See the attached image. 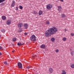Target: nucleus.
I'll use <instances>...</instances> for the list:
<instances>
[{
	"label": "nucleus",
	"mask_w": 74,
	"mask_h": 74,
	"mask_svg": "<svg viewBox=\"0 0 74 74\" xmlns=\"http://www.w3.org/2000/svg\"><path fill=\"white\" fill-rule=\"evenodd\" d=\"M58 29L55 27L49 28V29L45 32V35L46 37H49L51 35L55 34L57 32Z\"/></svg>",
	"instance_id": "f257e3e1"
},
{
	"label": "nucleus",
	"mask_w": 74,
	"mask_h": 74,
	"mask_svg": "<svg viewBox=\"0 0 74 74\" xmlns=\"http://www.w3.org/2000/svg\"><path fill=\"white\" fill-rule=\"evenodd\" d=\"M36 36L33 35H32V36L30 37V40L31 41H35L36 40Z\"/></svg>",
	"instance_id": "f03ea898"
},
{
	"label": "nucleus",
	"mask_w": 74,
	"mask_h": 74,
	"mask_svg": "<svg viewBox=\"0 0 74 74\" xmlns=\"http://www.w3.org/2000/svg\"><path fill=\"white\" fill-rule=\"evenodd\" d=\"M18 67L19 69H22V64L20 62H19L18 63Z\"/></svg>",
	"instance_id": "7ed1b4c3"
},
{
	"label": "nucleus",
	"mask_w": 74,
	"mask_h": 74,
	"mask_svg": "<svg viewBox=\"0 0 74 74\" xmlns=\"http://www.w3.org/2000/svg\"><path fill=\"white\" fill-rule=\"evenodd\" d=\"M52 6L50 4H49L47 6V8L48 10H51L52 8Z\"/></svg>",
	"instance_id": "20e7f679"
},
{
	"label": "nucleus",
	"mask_w": 74,
	"mask_h": 74,
	"mask_svg": "<svg viewBox=\"0 0 74 74\" xmlns=\"http://www.w3.org/2000/svg\"><path fill=\"white\" fill-rule=\"evenodd\" d=\"M58 11H59V12H60L62 10V7L60 6H58Z\"/></svg>",
	"instance_id": "39448f33"
},
{
	"label": "nucleus",
	"mask_w": 74,
	"mask_h": 74,
	"mask_svg": "<svg viewBox=\"0 0 74 74\" xmlns=\"http://www.w3.org/2000/svg\"><path fill=\"white\" fill-rule=\"evenodd\" d=\"M23 25V24H22V23H19L18 24V28L19 29H20L21 27H22V26Z\"/></svg>",
	"instance_id": "423d86ee"
},
{
	"label": "nucleus",
	"mask_w": 74,
	"mask_h": 74,
	"mask_svg": "<svg viewBox=\"0 0 74 74\" xmlns=\"http://www.w3.org/2000/svg\"><path fill=\"white\" fill-rule=\"evenodd\" d=\"M24 28H25V29H27L28 28V26H29V25H28L27 24H25L24 25Z\"/></svg>",
	"instance_id": "0eeeda50"
},
{
	"label": "nucleus",
	"mask_w": 74,
	"mask_h": 74,
	"mask_svg": "<svg viewBox=\"0 0 74 74\" xmlns=\"http://www.w3.org/2000/svg\"><path fill=\"white\" fill-rule=\"evenodd\" d=\"M6 24L8 25L11 24V21L10 20H7V21Z\"/></svg>",
	"instance_id": "6e6552de"
},
{
	"label": "nucleus",
	"mask_w": 74,
	"mask_h": 74,
	"mask_svg": "<svg viewBox=\"0 0 74 74\" xmlns=\"http://www.w3.org/2000/svg\"><path fill=\"white\" fill-rule=\"evenodd\" d=\"M49 70L50 73H52V72H53V69H52L51 68H50L49 69Z\"/></svg>",
	"instance_id": "1a4fd4ad"
},
{
	"label": "nucleus",
	"mask_w": 74,
	"mask_h": 74,
	"mask_svg": "<svg viewBox=\"0 0 74 74\" xmlns=\"http://www.w3.org/2000/svg\"><path fill=\"white\" fill-rule=\"evenodd\" d=\"M15 2L14 1H12V4H11L12 7H14V5H15Z\"/></svg>",
	"instance_id": "9d476101"
},
{
	"label": "nucleus",
	"mask_w": 74,
	"mask_h": 74,
	"mask_svg": "<svg viewBox=\"0 0 74 74\" xmlns=\"http://www.w3.org/2000/svg\"><path fill=\"white\" fill-rule=\"evenodd\" d=\"M40 47L41 48H45V45L44 44H43Z\"/></svg>",
	"instance_id": "9b49d317"
},
{
	"label": "nucleus",
	"mask_w": 74,
	"mask_h": 74,
	"mask_svg": "<svg viewBox=\"0 0 74 74\" xmlns=\"http://www.w3.org/2000/svg\"><path fill=\"white\" fill-rule=\"evenodd\" d=\"M62 74H66V72L64 70H62Z\"/></svg>",
	"instance_id": "f8f14e48"
},
{
	"label": "nucleus",
	"mask_w": 74,
	"mask_h": 74,
	"mask_svg": "<svg viewBox=\"0 0 74 74\" xmlns=\"http://www.w3.org/2000/svg\"><path fill=\"white\" fill-rule=\"evenodd\" d=\"M43 13L42 12V11L40 10L39 12V15H41Z\"/></svg>",
	"instance_id": "ddd939ff"
},
{
	"label": "nucleus",
	"mask_w": 74,
	"mask_h": 74,
	"mask_svg": "<svg viewBox=\"0 0 74 74\" xmlns=\"http://www.w3.org/2000/svg\"><path fill=\"white\" fill-rule=\"evenodd\" d=\"M17 45L18 46H20V45H23V44H22L21 42L18 43H17Z\"/></svg>",
	"instance_id": "4468645a"
},
{
	"label": "nucleus",
	"mask_w": 74,
	"mask_h": 74,
	"mask_svg": "<svg viewBox=\"0 0 74 74\" xmlns=\"http://www.w3.org/2000/svg\"><path fill=\"white\" fill-rule=\"evenodd\" d=\"M55 39L54 38H52L51 39V40L52 42H54L55 41Z\"/></svg>",
	"instance_id": "2eb2a0df"
},
{
	"label": "nucleus",
	"mask_w": 74,
	"mask_h": 74,
	"mask_svg": "<svg viewBox=\"0 0 74 74\" xmlns=\"http://www.w3.org/2000/svg\"><path fill=\"white\" fill-rule=\"evenodd\" d=\"M61 16L62 18H65L66 17V15L64 14H62L61 15Z\"/></svg>",
	"instance_id": "dca6fc26"
},
{
	"label": "nucleus",
	"mask_w": 74,
	"mask_h": 74,
	"mask_svg": "<svg viewBox=\"0 0 74 74\" xmlns=\"http://www.w3.org/2000/svg\"><path fill=\"white\" fill-rule=\"evenodd\" d=\"M74 53V51H73L71 52V54L72 56H73Z\"/></svg>",
	"instance_id": "f3484780"
},
{
	"label": "nucleus",
	"mask_w": 74,
	"mask_h": 74,
	"mask_svg": "<svg viewBox=\"0 0 74 74\" xmlns=\"http://www.w3.org/2000/svg\"><path fill=\"white\" fill-rule=\"evenodd\" d=\"M2 19H6V17L4 16H2Z\"/></svg>",
	"instance_id": "a211bd4d"
},
{
	"label": "nucleus",
	"mask_w": 74,
	"mask_h": 74,
	"mask_svg": "<svg viewBox=\"0 0 74 74\" xmlns=\"http://www.w3.org/2000/svg\"><path fill=\"white\" fill-rule=\"evenodd\" d=\"M66 40H67V38H66V37H64L62 38V40L63 41H66Z\"/></svg>",
	"instance_id": "6ab92c4d"
},
{
	"label": "nucleus",
	"mask_w": 74,
	"mask_h": 74,
	"mask_svg": "<svg viewBox=\"0 0 74 74\" xmlns=\"http://www.w3.org/2000/svg\"><path fill=\"white\" fill-rule=\"evenodd\" d=\"M16 40V39L15 38H14L12 39L13 41H15Z\"/></svg>",
	"instance_id": "aec40b11"
},
{
	"label": "nucleus",
	"mask_w": 74,
	"mask_h": 74,
	"mask_svg": "<svg viewBox=\"0 0 74 74\" xmlns=\"http://www.w3.org/2000/svg\"><path fill=\"white\" fill-rule=\"evenodd\" d=\"M4 1H5V0H0V3H3V2Z\"/></svg>",
	"instance_id": "412c9836"
},
{
	"label": "nucleus",
	"mask_w": 74,
	"mask_h": 74,
	"mask_svg": "<svg viewBox=\"0 0 74 74\" xmlns=\"http://www.w3.org/2000/svg\"><path fill=\"white\" fill-rule=\"evenodd\" d=\"M19 7L20 8V9L22 10L23 9V7L22 6H19Z\"/></svg>",
	"instance_id": "4be33fe9"
},
{
	"label": "nucleus",
	"mask_w": 74,
	"mask_h": 74,
	"mask_svg": "<svg viewBox=\"0 0 74 74\" xmlns=\"http://www.w3.org/2000/svg\"><path fill=\"white\" fill-rule=\"evenodd\" d=\"M47 25H49V22L48 21H46Z\"/></svg>",
	"instance_id": "5701e85b"
},
{
	"label": "nucleus",
	"mask_w": 74,
	"mask_h": 74,
	"mask_svg": "<svg viewBox=\"0 0 74 74\" xmlns=\"http://www.w3.org/2000/svg\"><path fill=\"white\" fill-rule=\"evenodd\" d=\"M71 68H74V64H72L71 65Z\"/></svg>",
	"instance_id": "b1692460"
},
{
	"label": "nucleus",
	"mask_w": 74,
	"mask_h": 74,
	"mask_svg": "<svg viewBox=\"0 0 74 74\" xmlns=\"http://www.w3.org/2000/svg\"><path fill=\"white\" fill-rule=\"evenodd\" d=\"M71 35L72 36H74V33H71Z\"/></svg>",
	"instance_id": "393cba45"
},
{
	"label": "nucleus",
	"mask_w": 74,
	"mask_h": 74,
	"mask_svg": "<svg viewBox=\"0 0 74 74\" xmlns=\"http://www.w3.org/2000/svg\"><path fill=\"white\" fill-rule=\"evenodd\" d=\"M4 64H5V65L7 64V62L6 61H5L4 62Z\"/></svg>",
	"instance_id": "a878e982"
},
{
	"label": "nucleus",
	"mask_w": 74,
	"mask_h": 74,
	"mask_svg": "<svg viewBox=\"0 0 74 74\" xmlns=\"http://www.w3.org/2000/svg\"><path fill=\"white\" fill-rule=\"evenodd\" d=\"M2 32H3V33H4V32H5V30L3 29L2 30Z\"/></svg>",
	"instance_id": "bb28decb"
},
{
	"label": "nucleus",
	"mask_w": 74,
	"mask_h": 74,
	"mask_svg": "<svg viewBox=\"0 0 74 74\" xmlns=\"http://www.w3.org/2000/svg\"><path fill=\"white\" fill-rule=\"evenodd\" d=\"M56 52H59V50L58 49H57L56 50Z\"/></svg>",
	"instance_id": "cd10ccee"
},
{
	"label": "nucleus",
	"mask_w": 74,
	"mask_h": 74,
	"mask_svg": "<svg viewBox=\"0 0 74 74\" xmlns=\"http://www.w3.org/2000/svg\"><path fill=\"white\" fill-rule=\"evenodd\" d=\"M30 68V67L29 66H28L27 67V69H29Z\"/></svg>",
	"instance_id": "c85d7f7f"
},
{
	"label": "nucleus",
	"mask_w": 74,
	"mask_h": 74,
	"mask_svg": "<svg viewBox=\"0 0 74 74\" xmlns=\"http://www.w3.org/2000/svg\"><path fill=\"white\" fill-rule=\"evenodd\" d=\"M16 10H18V7H16Z\"/></svg>",
	"instance_id": "c756f323"
},
{
	"label": "nucleus",
	"mask_w": 74,
	"mask_h": 74,
	"mask_svg": "<svg viewBox=\"0 0 74 74\" xmlns=\"http://www.w3.org/2000/svg\"><path fill=\"white\" fill-rule=\"evenodd\" d=\"M3 49V48L1 46H0V49Z\"/></svg>",
	"instance_id": "7c9ffc66"
},
{
	"label": "nucleus",
	"mask_w": 74,
	"mask_h": 74,
	"mask_svg": "<svg viewBox=\"0 0 74 74\" xmlns=\"http://www.w3.org/2000/svg\"><path fill=\"white\" fill-rule=\"evenodd\" d=\"M24 35H27V33H26V32H25L24 33Z\"/></svg>",
	"instance_id": "2f4dec72"
},
{
	"label": "nucleus",
	"mask_w": 74,
	"mask_h": 74,
	"mask_svg": "<svg viewBox=\"0 0 74 74\" xmlns=\"http://www.w3.org/2000/svg\"><path fill=\"white\" fill-rule=\"evenodd\" d=\"M35 56H34H34H32V58H35Z\"/></svg>",
	"instance_id": "473e14b6"
},
{
	"label": "nucleus",
	"mask_w": 74,
	"mask_h": 74,
	"mask_svg": "<svg viewBox=\"0 0 74 74\" xmlns=\"http://www.w3.org/2000/svg\"><path fill=\"white\" fill-rule=\"evenodd\" d=\"M18 32H22V31H21V30H19L18 31Z\"/></svg>",
	"instance_id": "72a5a7b5"
},
{
	"label": "nucleus",
	"mask_w": 74,
	"mask_h": 74,
	"mask_svg": "<svg viewBox=\"0 0 74 74\" xmlns=\"http://www.w3.org/2000/svg\"><path fill=\"white\" fill-rule=\"evenodd\" d=\"M60 1H61L62 2H63V0H60Z\"/></svg>",
	"instance_id": "f704fd0d"
},
{
	"label": "nucleus",
	"mask_w": 74,
	"mask_h": 74,
	"mask_svg": "<svg viewBox=\"0 0 74 74\" xmlns=\"http://www.w3.org/2000/svg\"><path fill=\"white\" fill-rule=\"evenodd\" d=\"M2 55V53L1 52H0V55Z\"/></svg>",
	"instance_id": "c9c22d12"
},
{
	"label": "nucleus",
	"mask_w": 74,
	"mask_h": 74,
	"mask_svg": "<svg viewBox=\"0 0 74 74\" xmlns=\"http://www.w3.org/2000/svg\"><path fill=\"white\" fill-rule=\"evenodd\" d=\"M64 31H65V32H66V29H64Z\"/></svg>",
	"instance_id": "e433bc0d"
},
{
	"label": "nucleus",
	"mask_w": 74,
	"mask_h": 74,
	"mask_svg": "<svg viewBox=\"0 0 74 74\" xmlns=\"http://www.w3.org/2000/svg\"><path fill=\"white\" fill-rule=\"evenodd\" d=\"M3 21H5V19H3Z\"/></svg>",
	"instance_id": "4c0bfd02"
},
{
	"label": "nucleus",
	"mask_w": 74,
	"mask_h": 74,
	"mask_svg": "<svg viewBox=\"0 0 74 74\" xmlns=\"http://www.w3.org/2000/svg\"><path fill=\"white\" fill-rule=\"evenodd\" d=\"M12 52H14V51H12Z\"/></svg>",
	"instance_id": "58836bf2"
},
{
	"label": "nucleus",
	"mask_w": 74,
	"mask_h": 74,
	"mask_svg": "<svg viewBox=\"0 0 74 74\" xmlns=\"http://www.w3.org/2000/svg\"><path fill=\"white\" fill-rule=\"evenodd\" d=\"M12 45V46H14V45Z\"/></svg>",
	"instance_id": "ea45409f"
},
{
	"label": "nucleus",
	"mask_w": 74,
	"mask_h": 74,
	"mask_svg": "<svg viewBox=\"0 0 74 74\" xmlns=\"http://www.w3.org/2000/svg\"><path fill=\"white\" fill-rule=\"evenodd\" d=\"M34 12H35V11H34Z\"/></svg>",
	"instance_id": "a19ab883"
},
{
	"label": "nucleus",
	"mask_w": 74,
	"mask_h": 74,
	"mask_svg": "<svg viewBox=\"0 0 74 74\" xmlns=\"http://www.w3.org/2000/svg\"><path fill=\"white\" fill-rule=\"evenodd\" d=\"M1 37V35H0V37Z\"/></svg>",
	"instance_id": "79ce46f5"
}]
</instances>
